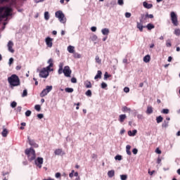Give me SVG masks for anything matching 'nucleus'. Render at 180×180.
I'll use <instances>...</instances> for the list:
<instances>
[{
	"label": "nucleus",
	"mask_w": 180,
	"mask_h": 180,
	"mask_svg": "<svg viewBox=\"0 0 180 180\" xmlns=\"http://www.w3.org/2000/svg\"><path fill=\"white\" fill-rule=\"evenodd\" d=\"M8 16H12V8L9 6L0 7V19L8 20Z\"/></svg>",
	"instance_id": "nucleus-1"
},
{
	"label": "nucleus",
	"mask_w": 180,
	"mask_h": 180,
	"mask_svg": "<svg viewBox=\"0 0 180 180\" xmlns=\"http://www.w3.org/2000/svg\"><path fill=\"white\" fill-rule=\"evenodd\" d=\"M58 67L59 69L58 70V74H59V75L63 72L65 77H71V72H72V71L71 69H70V66H65L64 69H63V67H64V63H60Z\"/></svg>",
	"instance_id": "nucleus-2"
},
{
	"label": "nucleus",
	"mask_w": 180,
	"mask_h": 180,
	"mask_svg": "<svg viewBox=\"0 0 180 180\" xmlns=\"http://www.w3.org/2000/svg\"><path fill=\"white\" fill-rule=\"evenodd\" d=\"M8 82L11 86H19L20 85V79L16 75H12L8 77Z\"/></svg>",
	"instance_id": "nucleus-3"
},
{
	"label": "nucleus",
	"mask_w": 180,
	"mask_h": 180,
	"mask_svg": "<svg viewBox=\"0 0 180 180\" xmlns=\"http://www.w3.org/2000/svg\"><path fill=\"white\" fill-rule=\"evenodd\" d=\"M25 154L28 157L29 161L32 162V161H34V160H36V151L34 149L30 148H27L25 150Z\"/></svg>",
	"instance_id": "nucleus-4"
},
{
	"label": "nucleus",
	"mask_w": 180,
	"mask_h": 180,
	"mask_svg": "<svg viewBox=\"0 0 180 180\" xmlns=\"http://www.w3.org/2000/svg\"><path fill=\"white\" fill-rule=\"evenodd\" d=\"M56 18H58L60 23H65L67 22V18H65V15L61 11H58L55 13Z\"/></svg>",
	"instance_id": "nucleus-5"
},
{
	"label": "nucleus",
	"mask_w": 180,
	"mask_h": 180,
	"mask_svg": "<svg viewBox=\"0 0 180 180\" xmlns=\"http://www.w3.org/2000/svg\"><path fill=\"white\" fill-rule=\"evenodd\" d=\"M53 90V86H46V89H44L40 93V97L44 98L49 92H51Z\"/></svg>",
	"instance_id": "nucleus-6"
},
{
	"label": "nucleus",
	"mask_w": 180,
	"mask_h": 180,
	"mask_svg": "<svg viewBox=\"0 0 180 180\" xmlns=\"http://www.w3.org/2000/svg\"><path fill=\"white\" fill-rule=\"evenodd\" d=\"M172 23H173L174 26H178V16L175 13V12L172 11L170 14Z\"/></svg>",
	"instance_id": "nucleus-7"
},
{
	"label": "nucleus",
	"mask_w": 180,
	"mask_h": 180,
	"mask_svg": "<svg viewBox=\"0 0 180 180\" xmlns=\"http://www.w3.org/2000/svg\"><path fill=\"white\" fill-rule=\"evenodd\" d=\"M44 162V159L43 158L38 157L35 160H34V164L38 167V168L41 169V167L43 165Z\"/></svg>",
	"instance_id": "nucleus-8"
},
{
	"label": "nucleus",
	"mask_w": 180,
	"mask_h": 180,
	"mask_svg": "<svg viewBox=\"0 0 180 180\" xmlns=\"http://www.w3.org/2000/svg\"><path fill=\"white\" fill-rule=\"evenodd\" d=\"M49 72L46 70V68H44L40 72H39V77L40 78H47L49 77Z\"/></svg>",
	"instance_id": "nucleus-9"
},
{
	"label": "nucleus",
	"mask_w": 180,
	"mask_h": 180,
	"mask_svg": "<svg viewBox=\"0 0 180 180\" xmlns=\"http://www.w3.org/2000/svg\"><path fill=\"white\" fill-rule=\"evenodd\" d=\"M27 140H28L30 146H32V147H34L35 148H37V147H39V145L37 143H36L34 140L30 139V136H27Z\"/></svg>",
	"instance_id": "nucleus-10"
},
{
	"label": "nucleus",
	"mask_w": 180,
	"mask_h": 180,
	"mask_svg": "<svg viewBox=\"0 0 180 180\" xmlns=\"http://www.w3.org/2000/svg\"><path fill=\"white\" fill-rule=\"evenodd\" d=\"M8 50L10 53H15V50L12 49L13 47V42L12 41H9L7 44Z\"/></svg>",
	"instance_id": "nucleus-11"
},
{
	"label": "nucleus",
	"mask_w": 180,
	"mask_h": 180,
	"mask_svg": "<svg viewBox=\"0 0 180 180\" xmlns=\"http://www.w3.org/2000/svg\"><path fill=\"white\" fill-rule=\"evenodd\" d=\"M45 41L48 47H53V39H51L50 37H46Z\"/></svg>",
	"instance_id": "nucleus-12"
},
{
	"label": "nucleus",
	"mask_w": 180,
	"mask_h": 180,
	"mask_svg": "<svg viewBox=\"0 0 180 180\" xmlns=\"http://www.w3.org/2000/svg\"><path fill=\"white\" fill-rule=\"evenodd\" d=\"M147 19H148L147 17V14H141L139 20L141 23H146L147 22Z\"/></svg>",
	"instance_id": "nucleus-13"
},
{
	"label": "nucleus",
	"mask_w": 180,
	"mask_h": 180,
	"mask_svg": "<svg viewBox=\"0 0 180 180\" xmlns=\"http://www.w3.org/2000/svg\"><path fill=\"white\" fill-rule=\"evenodd\" d=\"M143 22H137V25H136V27L137 29H139V30L140 32H143V29H144V27H146V26L143 25Z\"/></svg>",
	"instance_id": "nucleus-14"
},
{
	"label": "nucleus",
	"mask_w": 180,
	"mask_h": 180,
	"mask_svg": "<svg viewBox=\"0 0 180 180\" xmlns=\"http://www.w3.org/2000/svg\"><path fill=\"white\" fill-rule=\"evenodd\" d=\"M127 117V116H126V114H122L120 115L118 120L120 123H123V122H124V120H126Z\"/></svg>",
	"instance_id": "nucleus-15"
},
{
	"label": "nucleus",
	"mask_w": 180,
	"mask_h": 180,
	"mask_svg": "<svg viewBox=\"0 0 180 180\" xmlns=\"http://www.w3.org/2000/svg\"><path fill=\"white\" fill-rule=\"evenodd\" d=\"M143 6L146 8V9H151L153 8V4H148L147 1H144L143 3Z\"/></svg>",
	"instance_id": "nucleus-16"
},
{
	"label": "nucleus",
	"mask_w": 180,
	"mask_h": 180,
	"mask_svg": "<svg viewBox=\"0 0 180 180\" xmlns=\"http://www.w3.org/2000/svg\"><path fill=\"white\" fill-rule=\"evenodd\" d=\"M101 32L104 36H108V34L110 33V31L108 28H104L101 30Z\"/></svg>",
	"instance_id": "nucleus-17"
},
{
	"label": "nucleus",
	"mask_w": 180,
	"mask_h": 180,
	"mask_svg": "<svg viewBox=\"0 0 180 180\" xmlns=\"http://www.w3.org/2000/svg\"><path fill=\"white\" fill-rule=\"evenodd\" d=\"M9 133V131H8V129L6 128H4L2 132H1V135L3 137H8V134Z\"/></svg>",
	"instance_id": "nucleus-18"
},
{
	"label": "nucleus",
	"mask_w": 180,
	"mask_h": 180,
	"mask_svg": "<svg viewBox=\"0 0 180 180\" xmlns=\"http://www.w3.org/2000/svg\"><path fill=\"white\" fill-rule=\"evenodd\" d=\"M102 78V71L98 70L96 75L94 77V79Z\"/></svg>",
	"instance_id": "nucleus-19"
},
{
	"label": "nucleus",
	"mask_w": 180,
	"mask_h": 180,
	"mask_svg": "<svg viewBox=\"0 0 180 180\" xmlns=\"http://www.w3.org/2000/svg\"><path fill=\"white\" fill-rule=\"evenodd\" d=\"M150 60H151V56H150V55H146L143 58L144 63H150Z\"/></svg>",
	"instance_id": "nucleus-20"
},
{
	"label": "nucleus",
	"mask_w": 180,
	"mask_h": 180,
	"mask_svg": "<svg viewBox=\"0 0 180 180\" xmlns=\"http://www.w3.org/2000/svg\"><path fill=\"white\" fill-rule=\"evenodd\" d=\"M74 49H75L74 46H69L68 47V51L69 52V53H70L71 54H73V53H75V50H74Z\"/></svg>",
	"instance_id": "nucleus-21"
},
{
	"label": "nucleus",
	"mask_w": 180,
	"mask_h": 180,
	"mask_svg": "<svg viewBox=\"0 0 180 180\" xmlns=\"http://www.w3.org/2000/svg\"><path fill=\"white\" fill-rule=\"evenodd\" d=\"M108 176L109 178H113V176H115V170L108 171Z\"/></svg>",
	"instance_id": "nucleus-22"
},
{
	"label": "nucleus",
	"mask_w": 180,
	"mask_h": 180,
	"mask_svg": "<svg viewBox=\"0 0 180 180\" xmlns=\"http://www.w3.org/2000/svg\"><path fill=\"white\" fill-rule=\"evenodd\" d=\"M169 124V122L165 120L163 122V123L162 124V127L163 129H167V127H168Z\"/></svg>",
	"instance_id": "nucleus-23"
},
{
	"label": "nucleus",
	"mask_w": 180,
	"mask_h": 180,
	"mask_svg": "<svg viewBox=\"0 0 180 180\" xmlns=\"http://www.w3.org/2000/svg\"><path fill=\"white\" fill-rule=\"evenodd\" d=\"M153 107L151 106H148L147 107V110H146V113L147 115H151V113H153Z\"/></svg>",
	"instance_id": "nucleus-24"
},
{
	"label": "nucleus",
	"mask_w": 180,
	"mask_h": 180,
	"mask_svg": "<svg viewBox=\"0 0 180 180\" xmlns=\"http://www.w3.org/2000/svg\"><path fill=\"white\" fill-rule=\"evenodd\" d=\"M131 148V146H130V145H127L126 146V151L128 155H131V152L130 151Z\"/></svg>",
	"instance_id": "nucleus-25"
},
{
	"label": "nucleus",
	"mask_w": 180,
	"mask_h": 180,
	"mask_svg": "<svg viewBox=\"0 0 180 180\" xmlns=\"http://www.w3.org/2000/svg\"><path fill=\"white\" fill-rule=\"evenodd\" d=\"M65 92H68V94H72V92H74V89L67 87L65 89Z\"/></svg>",
	"instance_id": "nucleus-26"
},
{
	"label": "nucleus",
	"mask_w": 180,
	"mask_h": 180,
	"mask_svg": "<svg viewBox=\"0 0 180 180\" xmlns=\"http://www.w3.org/2000/svg\"><path fill=\"white\" fill-rule=\"evenodd\" d=\"M162 120H164V118L161 115L156 117L157 123H161L162 122Z\"/></svg>",
	"instance_id": "nucleus-27"
},
{
	"label": "nucleus",
	"mask_w": 180,
	"mask_h": 180,
	"mask_svg": "<svg viewBox=\"0 0 180 180\" xmlns=\"http://www.w3.org/2000/svg\"><path fill=\"white\" fill-rule=\"evenodd\" d=\"M146 27H147L148 30H151L154 29V27H155L154 26V25L149 23L146 26Z\"/></svg>",
	"instance_id": "nucleus-28"
},
{
	"label": "nucleus",
	"mask_w": 180,
	"mask_h": 180,
	"mask_svg": "<svg viewBox=\"0 0 180 180\" xmlns=\"http://www.w3.org/2000/svg\"><path fill=\"white\" fill-rule=\"evenodd\" d=\"M61 153H63L62 149H56L54 152L55 155H61Z\"/></svg>",
	"instance_id": "nucleus-29"
},
{
	"label": "nucleus",
	"mask_w": 180,
	"mask_h": 180,
	"mask_svg": "<svg viewBox=\"0 0 180 180\" xmlns=\"http://www.w3.org/2000/svg\"><path fill=\"white\" fill-rule=\"evenodd\" d=\"M44 19L45 20H49V19H50V14L49 13V11H46L44 13Z\"/></svg>",
	"instance_id": "nucleus-30"
},
{
	"label": "nucleus",
	"mask_w": 180,
	"mask_h": 180,
	"mask_svg": "<svg viewBox=\"0 0 180 180\" xmlns=\"http://www.w3.org/2000/svg\"><path fill=\"white\" fill-rule=\"evenodd\" d=\"M122 110L123 112H131V109L127 108V106L122 107Z\"/></svg>",
	"instance_id": "nucleus-31"
},
{
	"label": "nucleus",
	"mask_w": 180,
	"mask_h": 180,
	"mask_svg": "<svg viewBox=\"0 0 180 180\" xmlns=\"http://www.w3.org/2000/svg\"><path fill=\"white\" fill-rule=\"evenodd\" d=\"M161 113H163V115H168V113H169V110L165 108L161 111Z\"/></svg>",
	"instance_id": "nucleus-32"
},
{
	"label": "nucleus",
	"mask_w": 180,
	"mask_h": 180,
	"mask_svg": "<svg viewBox=\"0 0 180 180\" xmlns=\"http://www.w3.org/2000/svg\"><path fill=\"white\" fill-rule=\"evenodd\" d=\"M27 96V89H25L22 91V94L21 95L22 98H25V96Z\"/></svg>",
	"instance_id": "nucleus-33"
},
{
	"label": "nucleus",
	"mask_w": 180,
	"mask_h": 180,
	"mask_svg": "<svg viewBox=\"0 0 180 180\" xmlns=\"http://www.w3.org/2000/svg\"><path fill=\"white\" fill-rule=\"evenodd\" d=\"M96 63H98V64H101L102 63V60L98 56H96Z\"/></svg>",
	"instance_id": "nucleus-34"
},
{
	"label": "nucleus",
	"mask_w": 180,
	"mask_h": 180,
	"mask_svg": "<svg viewBox=\"0 0 180 180\" xmlns=\"http://www.w3.org/2000/svg\"><path fill=\"white\" fill-rule=\"evenodd\" d=\"M34 109L35 110H37V112H40V110H41V107L40 106V105H36L34 106Z\"/></svg>",
	"instance_id": "nucleus-35"
},
{
	"label": "nucleus",
	"mask_w": 180,
	"mask_h": 180,
	"mask_svg": "<svg viewBox=\"0 0 180 180\" xmlns=\"http://www.w3.org/2000/svg\"><path fill=\"white\" fill-rule=\"evenodd\" d=\"M51 67H53L52 66V65L51 64V65H49V66H47L46 68H45V70L49 72V71H53V69H51Z\"/></svg>",
	"instance_id": "nucleus-36"
},
{
	"label": "nucleus",
	"mask_w": 180,
	"mask_h": 180,
	"mask_svg": "<svg viewBox=\"0 0 180 180\" xmlns=\"http://www.w3.org/2000/svg\"><path fill=\"white\" fill-rule=\"evenodd\" d=\"M115 160H117V161H122V155H117L115 157Z\"/></svg>",
	"instance_id": "nucleus-37"
},
{
	"label": "nucleus",
	"mask_w": 180,
	"mask_h": 180,
	"mask_svg": "<svg viewBox=\"0 0 180 180\" xmlns=\"http://www.w3.org/2000/svg\"><path fill=\"white\" fill-rule=\"evenodd\" d=\"M110 75H109V73H108V72H105L104 74V79L106 81V79H108V78H110Z\"/></svg>",
	"instance_id": "nucleus-38"
},
{
	"label": "nucleus",
	"mask_w": 180,
	"mask_h": 180,
	"mask_svg": "<svg viewBox=\"0 0 180 180\" xmlns=\"http://www.w3.org/2000/svg\"><path fill=\"white\" fill-rule=\"evenodd\" d=\"M86 96H89V97L92 96V91L91 90H87L86 91Z\"/></svg>",
	"instance_id": "nucleus-39"
},
{
	"label": "nucleus",
	"mask_w": 180,
	"mask_h": 180,
	"mask_svg": "<svg viewBox=\"0 0 180 180\" xmlns=\"http://www.w3.org/2000/svg\"><path fill=\"white\" fill-rule=\"evenodd\" d=\"M117 4L120 6H123V5H124V1L123 0H117Z\"/></svg>",
	"instance_id": "nucleus-40"
},
{
	"label": "nucleus",
	"mask_w": 180,
	"mask_h": 180,
	"mask_svg": "<svg viewBox=\"0 0 180 180\" xmlns=\"http://www.w3.org/2000/svg\"><path fill=\"white\" fill-rule=\"evenodd\" d=\"M101 88L103 89H106V88H108V84L105 83V82H102L101 83Z\"/></svg>",
	"instance_id": "nucleus-41"
},
{
	"label": "nucleus",
	"mask_w": 180,
	"mask_h": 180,
	"mask_svg": "<svg viewBox=\"0 0 180 180\" xmlns=\"http://www.w3.org/2000/svg\"><path fill=\"white\" fill-rule=\"evenodd\" d=\"M120 178H121V180H127V174H121Z\"/></svg>",
	"instance_id": "nucleus-42"
},
{
	"label": "nucleus",
	"mask_w": 180,
	"mask_h": 180,
	"mask_svg": "<svg viewBox=\"0 0 180 180\" xmlns=\"http://www.w3.org/2000/svg\"><path fill=\"white\" fill-rule=\"evenodd\" d=\"M91 41H96V40H98V36H96V35H93V36L91 37Z\"/></svg>",
	"instance_id": "nucleus-43"
},
{
	"label": "nucleus",
	"mask_w": 180,
	"mask_h": 180,
	"mask_svg": "<svg viewBox=\"0 0 180 180\" xmlns=\"http://www.w3.org/2000/svg\"><path fill=\"white\" fill-rule=\"evenodd\" d=\"M174 34H176V36H180V30L179 29H176L174 30Z\"/></svg>",
	"instance_id": "nucleus-44"
},
{
	"label": "nucleus",
	"mask_w": 180,
	"mask_h": 180,
	"mask_svg": "<svg viewBox=\"0 0 180 180\" xmlns=\"http://www.w3.org/2000/svg\"><path fill=\"white\" fill-rule=\"evenodd\" d=\"M30 115H32V111L28 110L25 112V116H27V117H29V116H30Z\"/></svg>",
	"instance_id": "nucleus-45"
},
{
	"label": "nucleus",
	"mask_w": 180,
	"mask_h": 180,
	"mask_svg": "<svg viewBox=\"0 0 180 180\" xmlns=\"http://www.w3.org/2000/svg\"><path fill=\"white\" fill-rule=\"evenodd\" d=\"M18 105V103H16V101H13L11 104V108H15L16 105Z\"/></svg>",
	"instance_id": "nucleus-46"
},
{
	"label": "nucleus",
	"mask_w": 180,
	"mask_h": 180,
	"mask_svg": "<svg viewBox=\"0 0 180 180\" xmlns=\"http://www.w3.org/2000/svg\"><path fill=\"white\" fill-rule=\"evenodd\" d=\"M48 64H49V65H51V64L52 65V67L54 65V64L53 63V58H50L48 62Z\"/></svg>",
	"instance_id": "nucleus-47"
},
{
	"label": "nucleus",
	"mask_w": 180,
	"mask_h": 180,
	"mask_svg": "<svg viewBox=\"0 0 180 180\" xmlns=\"http://www.w3.org/2000/svg\"><path fill=\"white\" fill-rule=\"evenodd\" d=\"M86 88H92V84L91 82H88V83L86 84Z\"/></svg>",
	"instance_id": "nucleus-48"
},
{
	"label": "nucleus",
	"mask_w": 180,
	"mask_h": 180,
	"mask_svg": "<svg viewBox=\"0 0 180 180\" xmlns=\"http://www.w3.org/2000/svg\"><path fill=\"white\" fill-rule=\"evenodd\" d=\"M74 57L75 58H81V55H79V53H75Z\"/></svg>",
	"instance_id": "nucleus-49"
},
{
	"label": "nucleus",
	"mask_w": 180,
	"mask_h": 180,
	"mask_svg": "<svg viewBox=\"0 0 180 180\" xmlns=\"http://www.w3.org/2000/svg\"><path fill=\"white\" fill-rule=\"evenodd\" d=\"M124 92H125L126 94H128V92H130V89L129 87H124Z\"/></svg>",
	"instance_id": "nucleus-50"
},
{
	"label": "nucleus",
	"mask_w": 180,
	"mask_h": 180,
	"mask_svg": "<svg viewBox=\"0 0 180 180\" xmlns=\"http://www.w3.org/2000/svg\"><path fill=\"white\" fill-rule=\"evenodd\" d=\"M146 16L149 19H153L154 18V15L153 14L146 13Z\"/></svg>",
	"instance_id": "nucleus-51"
},
{
	"label": "nucleus",
	"mask_w": 180,
	"mask_h": 180,
	"mask_svg": "<svg viewBox=\"0 0 180 180\" xmlns=\"http://www.w3.org/2000/svg\"><path fill=\"white\" fill-rule=\"evenodd\" d=\"M131 13H128V12L125 13V18H131Z\"/></svg>",
	"instance_id": "nucleus-52"
},
{
	"label": "nucleus",
	"mask_w": 180,
	"mask_h": 180,
	"mask_svg": "<svg viewBox=\"0 0 180 180\" xmlns=\"http://www.w3.org/2000/svg\"><path fill=\"white\" fill-rule=\"evenodd\" d=\"M71 82H72V84H77V78L72 77V78L71 79Z\"/></svg>",
	"instance_id": "nucleus-53"
},
{
	"label": "nucleus",
	"mask_w": 180,
	"mask_h": 180,
	"mask_svg": "<svg viewBox=\"0 0 180 180\" xmlns=\"http://www.w3.org/2000/svg\"><path fill=\"white\" fill-rule=\"evenodd\" d=\"M132 153H133V154H134V155H136V154H137V153H139V150H137V148H134L132 150Z\"/></svg>",
	"instance_id": "nucleus-54"
},
{
	"label": "nucleus",
	"mask_w": 180,
	"mask_h": 180,
	"mask_svg": "<svg viewBox=\"0 0 180 180\" xmlns=\"http://www.w3.org/2000/svg\"><path fill=\"white\" fill-rule=\"evenodd\" d=\"M12 64H13V58H11L9 59V62H8V65H12Z\"/></svg>",
	"instance_id": "nucleus-55"
},
{
	"label": "nucleus",
	"mask_w": 180,
	"mask_h": 180,
	"mask_svg": "<svg viewBox=\"0 0 180 180\" xmlns=\"http://www.w3.org/2000/svg\"><path fill=\"white\" fill-rule=\"evenodd\" d=\"M55 176H56V178H60V177H61V173L57 172V173L55 174Z\"/></svg>",
	"instance_id": "nucleus-56"
},
{
	"label": "nucleus",
	"mask_w": 180,
	"mask_h": 180,
	"mask_svg": "<svg viewBox=\"0 0 180 180\" xmlns=\"http://www.w3.org/2000/svg\"><path fill=\"white\" fill-rule=\"evenodd\" d=\"M37 117L38 119H43V117H44V115L43 114H38Z\"/></svg>",
	"instance_id": "nucleus-57"
},
{
	"label": "nucleus",
	"mask_w": 180,
	"mask_h": 180,
	"mask_svg": "<svg viewBox=\"0 0 180 180\" xmlns=\"http://www.w3.org/2000/svg\"><path fill=\"white\" fill-rule=\"evenodd\" d=\"M166 46H167V47H171L172 44H171V41H169V40H168L167 42L166 43Z\"/></svg>",
	"instance_id": "nucleus-58"
},
{
	"label": "nucleus",
	"mask_w": 180,
	"mask_h": 180,
	"mask_svg": "<svg viewBox=\"0 0 180 180\" xmlns=\"http://www.w3.org/2000/svg\"><path fill=\"white\" fill-rule=\"evenodd\" d=\"M155 153L157 154H161V150H160V148H157L155 150Z\"/></svg>",
	"instance_id": "nucleus-59"
},
{
	"label": "nucleus",
	"mask_w": 180,
	"mask_h": 180,
	"mask_svg": "<svg viewBox=\"0 0 180 180\" xmlns=\"http://www.w3.org/2000/svg\"><path fill=\"white\" fill-rule=\"evenodd\" d=\"M136 134H137V131L136 129L132 131V136L134 137V136H136Z\"/></svg>",
	"instance_id": "nucleus-60"
},
{
	"label": "nucleus",
	"mask_w": 180,
	"mask_h": 180,
	"mask_svg": "<svg viewBox=\"0 0 180 180\" xmlns=\"http://www.w3.org/2000/svg\"><path fill=\"white\" fill-rule=\"evenodd\" d=\"M91 32H96V27H91Z\"/></svg>",
	"instance_id": "nucleus-61"
},
{
	"label": "nucleus",
	"mask_w": 180,
	"mask_h": 180,
	"mask_svg": "<svg viewBox=\"0 0 180 180\" xmlns=\"http://www.w3.org/2000/svg\"><path fill=\"white\" fill-rule=\"evenodd\" d=\"M17 112H22V106H18L17 108Z\"/></svg>",
	"instance_id": "nucleus-62"
},
{
	"label": "nucleus",
	"mask_w": 180,
	"mask_h": 180,
	"mask_svg": "<svg viewBox=\"0 0 180 180\" xmlns=\"http://www.w3.org/2000/svg\"><path fill=\"white\" fill-rule=\"evenodd\" d=\"M128 136H129L130 137H133V133L131 131H128Z\"/></svg>",
	"instance_id": "nucleus-63"
},
{
	"label": "nucleus",
	"mask_w": 180,
	"mask_h": 180,
	"mask_svg": "<svg viewBox=\"0 0 180 180\" xmlns=\"http://www.w3.org/2000/svg\"><path fill=\"white\" fill-rule=\"evenodd\" d=\"M22 68V66L20 65H17L15 68V70H17V71H19V70H20Z\"/></svg>",
	"instance_id": "nucleus-64"
}]
</instances>
